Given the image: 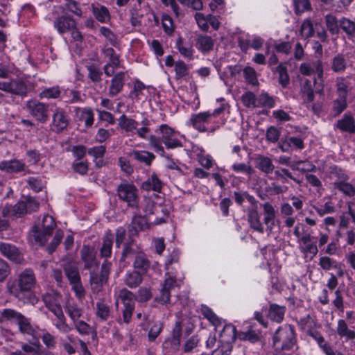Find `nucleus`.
<instances>
[{
	"label": "nucleus",
	"mask_w": 355,
	"mask_h": 355,
	"mask_svg": "<svg viewBox=\"0 0 355 355\" xmlns=\"http://www.w3.org/2000/svg\"><path fill=\"white\" fill-rule=\"evenodd\" d=\"M111 313L110 306L105 302L104 300L100 299L96 304V315L101 321H106Z\"/></svg>",
	"instance_id": "40"
},
{
	"label": "nucleus",
	"mask_w": 355,
	"mask_h": 355,
	"mask_svg": "<svg viewBox=\"0 0 355 355\" xmlns=\"http://www.w3.org/2000/svg\"><path fill=\"white\" fill-rule=\"evenodd\" d=\"M275 72L279 75L278 82L279 85L286 88L290 84V78L287 72V68L284 64L280 63L276 68Z\"/></svg>",
	"instance_id": "48"
},
{
	"label": "nucleus",
	"mask_w": 355,
	"mask_h": 355,
	"mask_svg": "<svg viewBox=\"0 0 355 355\" xmlns=\"http://www.w3.org/2000/svg\"><path fill=\"white\" fill-rule=\"evenodd\" d=\"M26 107L31 116L40 123H46L49 119V104L40 102L37 99L26 101Z\"/></svg>",
	"instance_id": "4"
},
{
	"label": "nucleus",
	"mask_w": 355,
	"mask_h": 355,
	"mask_svg": "<svg viewBox=\"0 0 355 355\" xmlns=\"http://www.w3.org/2000/svg\"><path fill=\"white\" fill-rule=\"evenodd\" d=\"M318 265L320 268L325 270L328 271L331 269H340V270L338 272V275H343V270L340 269V264L337 262L335 259L330 258L327 256L321 257L319 259Z\"/></svg>",
	"instance_id": "42"
},
{
	"label": "nucleus",
	"mask_w": 355,
	"mask_h": 355,
	"mask_svg": "<svg viewBox=\"0 0 355 355\" xmlns=\"http://www.w3.org/2000/svg\"><path fill=\"white\" fill-rule=\"evenodd\" d=\"M347 62L343 54L335 55L331 61V68L335 73H343L347 69Z\"/></svg>",
	"instance_id": "44"
},
{
	"label": "nucleus",
	"mask_w": 355,
	"mask_h": 355,
	"mask_svg": "<svg viewBox=\"0 0 355 355\" xmlns=\"http://www.w3.org/2000/svg\"><path fill=\"white\" fill-rule=\"evenodd\" d=\"M143 275L135 270L128 271L125 275L123 282L130 288H137L141 284Z\"/></svg>",
	"instance_id": "29"
},
{
	"label": "nucleus",
	"mask_w": 355,
	"mask_h": 355,
	"mask_svg": "<svg viewBox=\"0 0 355 355\" xmlns=\"http://www.w3.org/2000/svg\"><path fill=\"white\" fill-rule=\"evenodd\" d=\"M63 270L69 284L81 279L78 268L76 263H66L63 266Z\"/></svg>",
	"instance_id": "34"
},
{
	"label": "nucleus",
	"mask_w": 355,
	"mask_h": 355,
	"mask_svg": "<svg viewBox=\"0 0 355 355\" xmlns=\"http://www.w3.org/2000/svg\"><path fill=\"white\" fill-rule=\"evenodd\" d=\"M347 107V96L338 95L333 102L332 110L335 116L341 114Z\"/></svg>",
	"instance_id": "52"
},
{
	"label": "nucleus",
	"mask_w": 355,
	"mask_h": 355,
	"mask_svg": "<svg viewBox=\"0 0 355 355\" xmlns=\"http://www.w3.org/2000/svg\"><path fill=\"white\" fill-rule=\"evenodd\" d=\"M64 96L65 97V102L68 103L83 101L80 92L77 90L67 89L64 92Z\"/></svg>",
	"instance_id": "57"
},
{
	"label": "nucleus",
	"mask_w": 355,
	"mask_h": 355,
	"mask_svg": "<svg viewBox=\"0 0 355 355\" xmlns=\"http://www.w3.org/2000/svg\"><path fill=\"white\" fill-rule=\"evenodd\" d=\"M212 121L210 112H204L198 114H192L189 123L192 126L199 132H214L219 128L216 124L209 127L208 125Z\"/></svg>",
	"instance_id": "7"
},
{
	"label": "nucleus",
	"mask_w": 355,
	"mask_h": 355,
	"mask_svg": "<svg viewBox=\"0 0 355 355\" xmlns=\"http://www.w3.org/2000/svg\"><path fill=\"white\" fill-rule=\"evenodd\" d=\"M301 94L305 102L311 103L313 101L315 95L310 80L305 79L303 81L301 86Z\"/></svg>",
	"instance_id": "47"
},
{
	"label": "nucleus",
	"mask_w": 355,
	"mask_h": 355,
	"mask_svg": "<svg viewBox=\"0 0 355 355\" xmlns=\"http://www.w3.org/2000/svg\"><path fill=\"white\" fill-rule=\"evenodd\" d=\"M75 21L71 17L65 15L58 17L53 22L54 28L60 34L70 31L75 28Z\"/></svg>",
	"instance_id": "19"
},
{
	"label": "nucleus",
	"mask_w": 355,
	"mask_h": 355,
	"mask_svg": "<svg viewBox=\"0 0 355 355\" xmlns=\"http://www.w3.org/2000/svg\"><path fill=\"white\" fill-rule=\"evenodd\" d=\"M119 300H121L123 304V320L124 322L128 324L131 320L132 312L135 309L134 294L127 289H122L120 291L118 300L116 302V306H118Z\"/></svg>",
	"instance_id": "9"
},
{
	"label": "nucleus",
	"mask_w": 355,
	"mask_h": 355,
	"mask_svg": "<svg viewBox=\"0 0 355 355\" xmlns=\"http://www.w3.org/2000/svg\"><path fill=\"white\" fill-rule=\"evenodd\" d=\"M28 92L27 86L24 81L20 79L10 80L9 94L24 96Z\"/></svg>",
	"instance_id": "36"
},
{
	"label": "nucleus",
	"mask_w": 355,
	"mask_h": 355,
	"mask_svg": "<svg viewBox=\"0 0 355 355\" xmlns=\"http://www.w3.org/2000/svg\"><path fill=\"white\" fill-rule=\"evenodd\" d=\"M334 187L341 191L345 196L352 197L355 195V187L347 182V181L343 182H335Z\"/></svg>",
	"instance_id": "54"
},
{
	"label": "nucleus",
	"mask_w": 355,
	"mask_h": 355,
	"mask_svg": "<svg viewBox=\"0 0 355 355\" xmlns=\"http://www.w3.org/2000/svg\"><path fill=\"white\" fill-rule=\"evenodd\" d=\"M242 102L247 107H257V97L251 92H245L242 95Z\"/></svg>",
	"instance_id": "61"
},
{
	"label": "nucleus",
	"mask_w": 355,
	"mask_h": 355,
	"mask_svg": "<svg viewBox=\"0 0 355 355\" xmlns=\"http://www.w3.org/2000/svg\"><path fill=\"white\" fill-rule=\"evenodd\" d=\"M9 355H41L40 345L35 343L33 345L24 344L21 349L12 352Z\"/></svg>",
	"instance_id": "45"
},
{
	"label": "nucleus",
	"mask_w": 355,
	"mask_h": 355,
	"mask_svg": "<svg viewBox=\"0 0 355 355\" xmlns=\"http://www.w3.org/2000/svg\"><path fill=\"white\" fill-rule=\"evenodd\" d=\"M55 227L54 218L48 214L44 215L42 223L33 227L31 239L42 245L48 241Z\"/></svg>",
	"instance_id": "2"
},
{
	"label": "nucleus",
	"mask_w": 355,
	"mask_h": 355,
	"mask_svg": "<svg viewBox=\"0 0 355 355\" xmlns=\"http://www.w3.org/2000/svg\"><path fill=\"white\" fill-rule=\"evenodd\" d=\"M43 301L46 307L55 315L62 312L60 302L62 296L57 292L46 293L43 295Z\"/></svg>",
	"instance_id": "15"
},
{
	"label": "nucleus",
	"mask_w": 355,
	"mask_h": 355,
	"mask_svg": "<svg viewBox=\"0 0 355 355\" xmlns=\"http://www.w3.org/2000/svg\"><path fill=\"white\" fill-rule=\"evenodd\" d=\"M300 71L302 75L308 76L316 73L318 79L322 81L324 70L322 63L319 60L302 63Z\"/></svg>",
	"instance_id": "13"
},
{
	"label": "nucleus",
	"mask_w": 355,
	"mask_h": 355,
	"mask_svg": "<svg viewBox=\"0 0 355 355\" xmlns=\"http://www.w3.org/2000/svg\"><path fill=\"white\" fill-rule=\"evenodd\" d=\"M313 208L321 216L335 211L334 204L331 200H328L324 205H313Z\"/></svg>",
	"instance_id": "55"
},
{
	"label": "nucleus",
	"mask_w": 355,
	"mask_h": 355,
	"mask_svg": "<svg viewBox=\"0 0 355 355\" xmlns=\"http://www.w3.org/2000/svg\"><path fill=\"white\" fill-rule=\"evenodd\" d=\"M114 236L110 231H107L102 239V244L100 248L101 257L108 258L112 255Z\"/></svg>",
	"instance_id": "25"
},
{
	"label": "nucleus",
	"mask_w": 355,
	"mask_h": 355,
	"mask_svg": "<svg viewBox=\"0 0 355 355\" xmlns=\"http://www.w3.org/2000/svg\"><path fill=\"white\" fill-rule=\"evenodd\" d=\"M26 169V164L19 159L3 160L0 162V171L8 173L24 172Z\"/></svg>",
	"instance_id": "18"
},
{
	"label": "nucleus",
	"mask_w": 355,
	"mask_h": 355,
	"mask_svg": "<svg viewBox=\"0 0 355 355\" xmlns=\"http://www.w3.org/2000/svg\"><path fill=\"white\" fill-rule=\"evenodd\" d=\"M118 121L119 126L126 132L135 130L139 125V123L136 120L127 116L125 114H122Z\"/></svg>",
	"instance_id": "43"
},
{
	"label": "nucleus",
	"mask_w": 355,
	"mask_h": 355,
	"mask_svg": "<svg viewBox=\"0 0 355 355\" xmlns=\"http://www.w3.org/2000/svg\"><path fill=\"white\" fill-rule=\"evenodd\" d=\"M336 332L340 338H344L346 341L355 339V331L348 327L345 320L340 319L338 320Z\"/></svg>",
	"instance_id": "26"
},
{
	"label": "nucleus",
	"mask_w": 355,
	"mask_h": 355,
	"mask_svg": "<svg viewBox=\"0 0 355 355\" xmlns=\"http://www.w3.org/2000/svg\"><path fill=\"white\" fill-rule=\"evenodd\" d=\"M243 75L245 80L252 85H257L259 84L257 72L251 67H246L243 69Z\"/></svg>",
	"instance_id": "59"
},
{
	"label": "nucleus",
	"mask_w": 355,
	"mask_h": 355,
	"mask_svg": "<svg viewBox=\"0 0 355 355\" xmlns=\"http://www.w3.org/2000/svg\"><path fill=\"white\" fill-rule=\"evenodd\" d=\"M255 167L266 175L270 174L275 169L272 159L266 156L258 155L254 159Z\"/></svg>",
	"instance_id": "21"
},
{
	"label": "nucleus",
	"mask_w": 355,
	"mask_h": 355,
	"mask_svg": "<svg viewBox=\"0 0 355 355\" xmlns=\"http://www.w3.org/2000/svg\"><path fill=\"white\" fill-rule=\"evenodd\" d=\"M128 156L132 157L135 160L144 163L147 166H150L155 159V156L153 153L146 150H132L128 153Z\"/></svg>",
	"instance_id": "35"
},
{
	"label": "nucleus",
	"mask_w": 355,
	"mask_h": 355,
	"mask_svg": "<svg viewBox=\"0 0 355 355\" xmlns=\"http://www.w3.org/2000/svg\"><path fill=\"white\" fill-rule=\"evenodd\" d=\"M137 251L136 246L133 244L132 242H130L128 243H125L124 249L123 250L122 254H121V260L123 261H125L126 259L130 258L132 257L133 255H137Z\"/></svg>",
	"instance_id": "64"
},
{
	"label": "nucleus",
	"mask_w": 355,
	"mask_h": 355,
	"mask_svg": "<svg viewBox=\"0 0 355 355\" xmlns=\"http://www.w3.org/2000/svg\"><path fill=\"white\" fill-rule=\"evenodd\" d=\"M0 322L2 323L10 322L16 324L19 331L23 334L33 336L35 334V329L31 324L30 319L15 310L4 309L1 312Z\"/></svg>",
	"instance_id": "1"
},
{
	"label": "nucleus",
	"mask_w": 355,
	"mask_h": 355,
	"mask_svg": "<svg viewBox=\"0 0 355 355\" xmlns=\"http://www.w3.org/2000/svg\"><path fill=\"white\" fill-rule=\"evenodd\" d=\"M257 107L263 106L272 108L275 106V100L267 94H261L257 97Z\"/></svg>",
	"instance_id": "60"
},
{
	"label": "nucleus",
	"mask_w": 355,
	"mask_h": 355,
	"mask_svg": "<svg viewBox=\"0 0 355 355\" xmlns=\"http://www.w3.org/2000/svg\"><path fill=\"white\" fill-rule=\"evenodd\" d=\"M264 213L263 223L266 226V231L271 233L275 227L276 211L274 207L268 202L262 205Z\"/></svg>",
	"instance_id": "20"
},
{
	"label": "nucleus",
	"mask_w": 355,
	"mask_h": 355,
	"mask_svg": "<svg viewBox=\"0 0 355 355\" xmlns=\"http://www.w3.org/2000/svg\"><path fill=\"white\" fill-rule=\"evenodd\" d=\"M65 311L74 322L78 320L82 315V309L75 303L68 302Z\"/></svg>",
	"instance_id": "53"
},
{
	"label": "nucleus",
	"mask_w": 355,
	"mask_h": 355,
	"mask_svg": "<svg viewBox=\"0 0 355 355\" xmlns=\"http://www.w3.org/2000/svg\"><path fill=\"white\" fill-rule=\"evenodd\" d=\"M119 198L127 203L130 207H138V189L131 183L123 182L117 186Z\"/></svg>",
	"instance_id": "6"
},
{
	"label": "nucleus",
	"mask_w": 355,
	"mask_h": 355,
	"mask_svg": "<svg viewBox=\"0 0 355 355\" xmlns=\"http://www.w3.org/2000/svg\"><path fill=\"white\" fill-rule=\"evenodd\" d=\"M0 252L3 256L16 263H20L23 259L19 250L11 244L1 243Z\"/></svg>",
	"instance_id": "22"
},
{
	"label": "nucleus",
	"mask_w": 355,
	"mask_h": 355,
	"mask_svg": "<svg viewBox=\"0 0 355 355\" xmlns=\"http://www.w3.org/2000/svg\"><path fill=\"white\" fill-rule=\"evenodd\" d=\"M326 26L331 35H337L339 33L340 24L339 20L336 17L331 14L325 16Z\"/></svg>",
	"instance_id": "51"
},
{
	"label": "nucleus",
	"mask_w": 355,
	"mask_h": 355,
	"mask_svg": "<svg viewBox=\"0 0 355 355\" xmlns=\"http://www.w3.org/2000/svg\"><path fill=\"white\" fill-rule=\"evenodd\" d=\"M299 249L304 255V257H309L311 260L318 252L316 244L312 241V237L310 234H306L299 239Z\"/></svg>",
	"instance_id": "16"
},
{
	"label": "nucleus",
	"mask_w": 355,
	"mask_h": 355,
	"mask_svg": "<svg viewBox=\"0 0 355 355\" xmlns=\"http://www.w3.org/2000/svg\"><path fill=\"white\" fill-rule=\"evenodd\" d=\"M130 23L133 26H139L141 24V18L143 17V15L140 13L139 9L133 6L130 9Z\"/></svg>",
	"instance_id": "63"
},
{
	"label": "nucleus",
	"mask_w": 355,
	"mask_h": 355,
	"mask_svg": "<svg viewBox=\"0 0 355 355\" xmlns=\"http://www.w3.org/2000/svg\"><path fill=\"white\" fill-rule=\"evenodd\" d=\"M133 266L135 270L144 275L150 267V262L145 254L139 252L135 256Z\"/></svg>",
	"instance_id": "27"
},
{
	"label": "nucleus",
	"mask_w": 355,
	"mask_h": 355,
	"mask_svg": "<svg viewBox=\"0 0 355 355\" xmlns=\"http://www.w3.org/2000/svg\"><path fill=\"white\" fill-rule=\"evenodd\" d=\"M336 127L343 132L354 133L355 121L351 115L345 114L341 119L337 121Z\"/></svg>",
	"instance_id": "37"
},
{
	"label": "nucleus",
	"mask_w": 355,
	"mask_h": 355,
	"mask_svg": "<svg viewBox=\"0 0 355 355\" xmlns=\"http://www.w3.org/2000/svg\"><path fill=\"white\" fill-rule=\"evenodd\" d=\"M162 184V182L159 180L157 175L153 173L142 183L141 189L146 191L153 190L156 192H160Z\"/></svg>",
	"instance_id": "33"
},
{
	"label": "nucleus",
	"mask_w": 355,
	"mask_h": 355,
	"mask_svg": "<svg viewBox=\"0 0 355 355\" xmlns=\"http://www.w3.org/2000/svg\"><path fill=\"white\" fill-rule=\"evenodd\" d=\"M55 316L57 318L56 322L54 324L55 327L60 332L64 334L69 333L71 330V327L67 324L63 311L60 313V315H55Z\"/></svg>",
	"instance_id": "58"
},
{
	"label": "nucleus",
	"mask_w": 355,
	"mask_h": 355,
	"mask_svg": "<svg viewBox=\"0 0 355 355\" xmlns=\"http://www.w3.org/2000/svg\"><path fill=\"white\" fill-rule=\"evenodd\" d=\"M126 79L125 72L120 71L115 74L114 73L108 87L107 95L110 97H114L119 94L123 89Z\"/></svg>",
	"instance_id": "17"
},
{
	"label": "nucleus",
	"mask_w": 355,
	"mask_h": 355,
	"mask_svg": "<svg viewBox=\"0 0 355 355\" xmlns=\"http://www.w3.org/2000/svg\"><path fill=\"white\" fill-rule=\"evenodd\" d=\"M175 47L184 58L189 60L193 59L194 49L191 44L184 42L182 39L179 37L176 41Z\"/></svg>",
	"instance_id": "39"
},
{
	"label": "nucleus",
	"mask_w": 355,
	"mask_h": 355,
	"mask_svg": "<svg viewBox=\"0 0 355 355\" xmlns=\"http://www.w3.org/2000/svg\"><path fill=\"white\" fill-rule=\"evenodd\" d=\"M150 146L154 149L155 152L159 153L161 156H164L165 150L162 145V137H157L155 135H150L147 137Z\"/></svg>",
	"instance_id": "56"
},
{
	"label": "nucleus",
	"mask_w": 355,
	"mask_h": 355,
	"mask_svg": "<svg viewBox=\"0 0 355 355\" xmlns=\"http://www.w3.org/2000/svg\"><path fill=\"white\" fill-rule=\"evenodd\" d=\"M159 130L162 135V141L166 148L173 149L182 147V144L178 139L174 129L166 124H162L159 127Z\"/></svg>",
	"instance_id": "10"
},
{
	"label": "nucleus",
	"mask_w": 355,
	"mask_h": 355,
	"mask_svg": "<svg viewBox=\"0 0 355 355\" xmlns=\"http://www.w3.org/2000/svg\"><path fill=\"white\" fill-rule=\"evenodd\" d=\"M297 324L300 328L306 332L309 336L311 333L315 331L316 320L315 317L308 314L304 317L300 318L297 320Z\"/></svg>",
	"instance_id": "31"
},
{
	"label": "nucleus",
	"mask_w": 355,
	"mask_h": 355,
	"mask_svg": "<svg viewBox=\"0 0 355 355\" xmlns=\"http://www.w3.org/2000/svg\"><path fill=\"white\" fill-rule=\"evenodd\" d=\"M69 125L68 115L61 107H56L52 115L51 128L55 132L63 131Z\"/></svg>",
	"instance_id": "12"
},
{
	"label": "nucleus",
	"mask_w": 355,
	"mask_h": 355,
	"mask_svg": "<svg viewBox=\"0 0 355 355\" xmlns=\"http://www.w3.org/2000/svg\"><path fill=\"white\" fill-rule=\"evenodd\" d=\"M295 344V334L292 326L284 325L276 331L273 337L275 351L290 350Z\"/></svg>",
	"instance_id": "3"
},
{
	"label": "nucleus",
	"mask_w": 355,
	"mask_h": 355,
	"mask_svg": "<svg viewBox=\"0 0 355 355\" xmlns=\"http://www.w3.org/2000/svg\"><path fill=\"white\" fill-rule=\"evenodd\" d=\"M35 284L36 278L33 270L30 268L25 269L18 276L16 297L21 298V293L31 291L35 287Z\"/></svg>",
	"instance_id": "8"
},
{
	"label": "nucleus",
	"mask_w": 355,
	"mask_h": 355,
	"mask_svg": "<svg viewBox=\"0 0 355 355\" xmlns=\"http://www.w3.org/2000/svg\"><path fill=\"white\" fill-rule=\"evenodd\" d=\"M352 77L340 76L337 77L336 79V87L338 95L347 96L348 92L350 90Z\"/></svg>",
	"instance_id": "38"
},
{
	"label": "nucleus",
	"mask_w": 355,
	"mask_h": 355,
	"mask_svg": "<svg viewBox=\"0 0 355 355\" xmlns=\"http://www.w3.org/2000/svg\"><path fill=\"white\" fill-rule=\"evenodd\" d=\"M103 54L109 59V61L103 67V71L107 76H112L115 70L120 67V59L112 47L105 48Z\"/></svg>",
	"instance_id": "11"
},
{
	"label": "nucleus",
	"mask_w": 355,
	"mask_h": 355,
	"mask_svg": "<svg viewBox=\"0 0 355 355\" xmlns=\"http://www.w3.org/2000/svg\"><path fill=\"white\" fill-rule=\"evenodd\" d=\"M75 116L80 121H83L87 128L91 127L94 123V112L90 107H76Z\"/></svg>",
	"instance_id": "24"
},
{
	"label": "nucleus",
	"mask_w": 355,
	"mask_h": 355,
	"mask_svg": "<svg viewBox=\"0 0 355 355\" xmlns=\"http://www.w3.org/2000/svg\"><path fill=\"white\" fill-rule=\"evenodd\" d=\"M91 8L92 14L99 22L105 23L110 20V12L105 6L98 3L92 4Z\"/></svg>",
	"instance_id": "32"
},
{
	"label": "nucleus",
	"mask_w": 355,
	"mask_h": 355,
	"mask_svg": "<svg viewBox=\"0 0 355 355\" xmlns=\"http://www.w3.org/2000/svg\"><path fill=\"white\" fill-rule=\"evenodd\" d=\"M81 259L84 263V268L90 272L96 271L98 268L96 253L92 248L84 245L80 251Z\"/></svg>",
	"instance_id": "14"
},
{
	"label": "nucleus",
	"mask_w": 355,
	"mask_h": 355,
	"mask_svg": "<svg viewBox=\"0 0 355 355\" xmlns=\"http://www.w3.org/2000/svg\"><path fill=\"white\" fill-rule=\"evenodd\" d=\"M340 28L346 33V35L351 38L355 37V22L352 20L342 17L339 20Z\"/></svg>",
	"instance_id": "49"
},
{
	"label": "nucleus",
	"mask_w": 355,
	"mask_h": 355,
	"mask_svg": "<svg viewBox=\"0 0 355 355\" xmlns=\"http://www.w3.org/2000/svg\"><path fill=\"white\" fill-rule=\"evenodd\" d=\"M112 268V263L105 261L101 266V272H90V286L94 293L100 292L103 286L107 283Z\"/></svg>",
	"instance_id": "5"
},
{
	"label": "nucleus",
	"mask_w": 355,
	"mask_h": 355,
	"mask_svg": "<svg viewBox=\"0 0 355 355\" xmlns=\"http://www.w3.org/2000/svg\"><path fill=\"white\" fill-rule=\"evenodd\" d=\"M247 217L250 228L259 233H264V227L261 221V216L258 210L247 209Z\"/></svg>",
	"instance_id": "23"
},
{
	"label": "nucleus",
	"mask_w": 355,
	"mask_h": 355,
	"mask_svg": "<svg viewBox=\"0 0 355 355\" xmlns=\"http://www.w3.org/2000/svg\"><path fill=\"white\" fill-rule=\"evenodd\" d=\"M214 46V40L208 35H199L196 40V48L202 53L211 51Z\"/></svg>",
	"instance_id": "30"
},
{
	"label": "nucleus",
	"mask_w": 355,
	"mask_h": 355,
	"mask_svg": "<svg viewBox=\"0 0 355 355\" xmlns=\"http://www.w3.org/2000/svg\"><path fill=\"white\" fill-rule=\"evenodd\" d=\"M232 170L236 173H242L251 177L252 174L254 173V171L250 165L245 163H236L232 166Z\"/></svg>",
	"instance_id": "62"
},
{
	"label": "nucleus",
	"mask_w": 355,
	"mask_h": 355,
	"mask_svg": "<svg viewBox=\"0 0 355 355\" xmlns=\"http://www.w3.org/2000/svg\"><path fill=\"white\" fill-rule=\"evenodd\" d=\"M147 220L146 218L141 216H135L128 226V232L130 234L135 235L139 231L144 230L147 227Z\"/></svg>",
	"instance_id": "41"
},
{
	"label": "nucleus",
	"mask_w": 355,
	"mask_h": 355,
	"mask_svg": "<svg viewBox=\"0 0 355 355\" xmlns=\"http://www.w3.org/2000/svg\"><path fill=\"white\" fill-rule=\"evenodd\" d=\"M286 307L272 304L269 309V316L271 320L277 322H281L284 317Z\"/></svg>",
	"instance_id": "46"
},
{
	"label": "nucleus",
	"mask_w": 355,
	"mask_h": 355,
	"mask_svg": "<svg viewBox=\"0 0 355 355\" xmlns=\"http://www.w3.org/2000/svg\"><path fill=\"white\" fill-rule=\"evenodd\" d=\"M61 95L60 87L58 85L51 87L44 88L40 94L39 97L41 99H57Z\"/></svg>",
	"instance_id": "50"
},
{
	"label": "nucleus",
	"mask_w": 355,
	"mask_h": 355,
	"mask_svg": "<svg viewBox=\"0 0 355 355\" xmlns=\"http://www.w3.org/2000/svg\"><path fill=\"white\" fill-rule=\"evenodd\" d=\"M236 339V328L234 325L225 324L220 333L219 343H226L232 345Z\"/></svg>",
	"instance_id": "28"
}]
</instances>
